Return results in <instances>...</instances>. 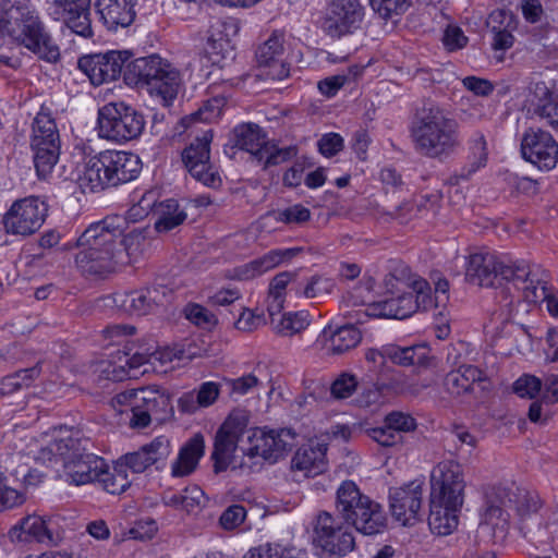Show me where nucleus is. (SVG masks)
Returning <instances> with one entry per match:
<instances>
[{
    "instance_id": "obj_40",
    "label": "nucleus",
    "mask_w": 558,
    "mask_h": 558,
    "mask_svg": "<svg viewBox=\"0 0 558 558\" xmlns=\"http://www.w3.org/2000/svg\"><path fill=\"white\" fill-rule=\"evenodd\" d=\"M213 134L207 131L202 137H196L191 144L183 150L182 160L190 171L193 167H205V163L209 161V144L211 142Z\"/></svg>"
},
{
    "instance_id": "obj_56",
    "label": "nucleus",
    "mask_w": 558,
    "mask_h": 558,
    "mask_svg": "<svg viewBox=\"0 0 558 558\" xmlns=\"http://www.w3.org/2000/svg\"><path fill=\"white\" fill-rule=\"evenodd\" d=\"M180 493L181 509L186 512H193L198 509L205 500L204 492L197 485L186 486L184 489L180 490Z\"/></svg>"
},
{
    "instance_id": "obj_13",
    "label": "nucleus",
    "mask_w": 558,
    "mask_h": 558,
    "mask_svg": "<svg viewBox=\"0 0 558 558\" xmlns=\"http://www.w3.org/2000/svg\"><path fill=\"white\" fill-rule=\"evenodd\" d=\"M247 424L248 413L245 410H233L217 430L211 453L217 473L226 471L230 464L238 466L233 453Z\"/></svg>"
},
{
    "instance_id": "obj_54",
    "label": "nucleus",
    "mask_w": 558,
    "mask_h": 558,
    "mask_svg": "<svg viewBox=\"0 0 558 558\" xmlns=\"http://www.w3.org/2000/svg\"><path fill=\"white\" fill-rule=\"evenodd\" d=\"M269 270V267L265 260V257L262 256L256 258L245 265L239 266L233 269L232 278L238 280H250L256 276H259Z\"/></svg>"
},
{
    "instance_id": "obj_23",
    "label": "nucleus",
    "mask_w": 558,
    "mask_h": 558,
    "mask_svg": "<svg viewBox=\"0 0 558 558\" xmlns=\"http://www.w3.org/2000/svg\"><path fill=\"white\" fill-rule=\"evenodd\" d=\"M422 480H414L409 484L390 490V509L392 515L403 525L416 520L422 507L423 498Z\"/></svg>"
},
{
    "instance_id": "obj_20",
    "label": "nucleus",
    "mask_w": 558,
    "mask_h": 558,
    "mask_svg": "<svg viewBox=\"0 0 558 558\" xmlns=\"http://www.w3.org/2000/svg\"><path fill=\"white\" fill-rule=\"evenodd\" d=\"M47 12L62 22L74 34L88 38L93 35L89 0H47Z\"/></svg>"
},
{
    "instance_id": "obj_19",
    "label": "nucleus",
    "mask_w": 558,
    "mask_h": 558,
    "mask_svg": "<svg viewBox=\"0 0 558 558\" xmlns=\"http://www.w3.org/2000/svg\"><path fill=\"white\" fill-rule=\"evenodd\" d=\"M125 221L121 216H109L92 223L76 240L75 246L97 251H124L122 234Z\"/></svg>"
},
{
    "instance_id": "obj_64",
    "label": "nucleus",
    "mask_w": 558,
    "mask_h": 558,
    "mask_svg": "<svg viewBox=\"0 0 558 558\" xmlns=\"http://www.w3.org/2000/svg\"><path fill=\"white\" fill-rule=\"evenodd\" d=\"M318 150L325 157H332L343 148V138L338 133H327L317 142Z\"/></svg>"
},
{
    "instance_id": "obj_41",
    "label": "nucleus",
    "mask_w": 558,
    "mask_h": 558,
    "mask_svg": "<svg viewBox=\"0 0 558 558\" xmlns=\"http://www.w3.org/2000/svg\"><path fill=\"white\" fill-rule=\"evenodd\" d=\"M310 325L308 315L305 312L284 313L280 317H274L271 328L282 337H291L300 333Z\"/></svg>"
},
{
    "instance_id": "obj_44",
    "label": "nucleus",
    "mask_w": 558,
    "mask_h": 558,
    "mask_svg": "<svg viewBox=\"0 0 558 558\" xmlns=\"http://www.w3.org/2000/svg\"><path fill=\"white\" fill-rule=\"evenodd\" d=\"M243 558H308L306 550L284 547L280 544H265L250 549Z\"/></svg>"
},
{
    "instance_id": "obj_27",
    "label": "nucleus",
    "mask_w": 558,
    "mask_h": 558,
    "mask_svg": "<svg viewBox=\"0 0 558 558\" xmlns=\"http://www.w3.org/2000/svg\"><path fill=\"white\" fill-rule=\"evenodd\" d=\"M137 0H96L99 20L109 31L130 26L136 16Z\"/></svg>"
},
{
    "instance_id": "obj_39",
    "label": "nucleus",
    "mask_w": 558,
    "mask_h": 558,
    "mask_svg": "<svg viewBox=\"0 0 558 558\" xmlns=\"http://www.w3.org/2000/svg\"><path fill=\"white\" fill-rule=\"evenodd\" d=\"M389 359L402 366H427L430 356L426 345L392 347L387 350Z\"/></svg>"
},
{
    "instance_id": "obj_10",
    "label": "nucleus",
    "mask_w": 558,
    "mask_h": 558,
    "mask_svg": "<svg viewBox=\"0 0 558 558\" xmlns=\"http://www.w3.org/2000/svg\"><path fill=\"white\" fill-rule=\"evenodd\" d=\"M145 117L124 101H112L98 110L97 131L100 138L117 144L137 140L145 129Z\"/></svg>"
},
{
    "instance_id": "obj_47",
    "label": "nucleus",
    "mask_w": 558,
    "mask_h": 558,
    "mask_svg": "<svg viewBox=\"0 0 558 558\" xmlns=\"http://www.w3.org/2000/svg\"><path fill=\"white\" fill-rule=\"evenodd\" d=\"M24 502V494L10 487L7 476L0 472V512L20 507Z\"/></svg>"
},
{
    "instance_id": "obj_42",
    "label": "nucleus",
    "mask_w": 558,
    "mask_h": 558,
    "mask_svg": "<svg viewBox=\"0 0 558 558\" xmlns=\"http://www.w3.org/2000/svg\"><path fill=\"white\" fill-rule=\"evenodd\" d=\"M469 167L463 168L460 177L469 179L478 169L486 166L487 162V142L482 133H475L469 141Z\"/></svg>"
},
{
    "instance_id": "obj_62",
    "label": "nucleus",
    "mask_w": 558,
    "mask_h": 558,
    "mask_svg": "<svg viewBox=\"0 0 558 558\" xmlns=\"http://www.w3.org/2000/svg\"><path fill=\"white\" fill-rule=\"evenodd\" d=\"M157 532V524L154 520H138L135 522L125 535L130 539L146 541L150 539Z\"/></svg>"
},
{
    "instance_id": "obj_2",
    "label": "nucleus",
    "mask_w": 558,
    "mask_h": 558,
    "mask_svg": "<svg viewBox=\"0 0 558 558\" xmlns=\"http://www.w3.org/2000/svg\"><path fill=\"white\" fill-rule=\"evenodd\" d=\"M90 439L68 435L54 438L41 447L35 459L43 464H62L65 481L76 486L97 481L104 473L106 461L90 452Z\"/></svg>"
},
{
    "instance_id": "obj_58",
    "label": "nucleus",
    "mask_w": 558,
    "mask_h": 558,
    "mask_svg": "<svg viewBox=\"0 0 558 558\" xmlns=\"http://www.w3.org/2000/svg\"><path fill=\"white\" fill-rule=\"evenodd\" d=\"M384 423L388 424L395 432L408 433L416 428V422L410 414L402 412H391L386 415Z\"/></svg>"
},
{
    "instance_id": "obj_35",
    "label": "nucleus",
    "mask_w": 558,
    "mask_h": 558,
    "mask_svg": "<svg viewBox=\"0 0 558 558\" xmlns=\"http://www.w3.org/2000/svg\"><path fill=\"white\" fill-rule=\"evenodd\" d=\"M153 359H158L156 352L150 354L135 352L132 356L124 354L123 357L119 359V365H113L111 369H106L107 376L117 381L123 380L126 377H134L136 376V369L146 364H150Z\"/></svg>"
},
{
    "instance_id": "obj_17",
    "label": "nucleus",
    "mask_w": 558,
    "mask_h": 558,
    "mask_svg": "<svg viewBox=\"0 0 558 558\" xmlns=\"http://www.w3.org/2000/svg\"><path fill=\"white\" fill-rule=\"evenodd\" d=\"M522 158L541 171H550L558 163V142L539 128H529L521 138Z\"/></svg>"
},
{
    "instance_id": "obj_16",
    "label": "nucleus",
    "mask_w": 558,
    "mask_h": 558,
    "mask_svg": "<svg viewBox=\"0 0 558 558\" xmlns=\"http://www.w3.org/2000/svg\"><path fill=\"white\" fill-rule=\"evenodd\" d=\"M287 36L283 31H274L255 51L260 76L282 81L290 76L291 66L287 61Z\"/></svg>"
},
{
    "instance_id": "obj_8",
    "label": "nucleus",
    "mask_w": 558,
    "mask_h": 558,
    "mask_svg": "<svg viewBox=\"0 0 558 558\" xmlns=\"http://www.w3.org/2000/svg\"><path fill=\"white\" fill-rule=\"evenodd\" d=\"M112 401L130 407L129 424L132 428H145L151 422L161 424L173 415L169 395L155 387L128 389L116 395Z\"/></svg>"
},
{
    "instance_id": "obj_29",
    "label": "nucleus",
    "mask_w": 558,
    "mask_h": 558,
    "mask_svg": "<svg viewBox=\"0 0 558 558\" xmlns=\"http://www.w3.org/2000/svg\"><path fill=\"white\" fill-rule=\"evenodd\" d=\"M327 444L310 440L301 446L294 453L292 468L305 472L306 475H316L325 471Z\"/></svg>"
},
{
    "instance_id": "obj_15",
    "label": "nucleus",
    "mask_w": 558,
    "mask_h": 558,
    "mask_svg": "<svg viewBox=\"0 0 558 558\" xmlns=\"http://www.w3.org/2000/svg\"><path fill=\"white\" fill-rule=\"evenodd\" d=\"M365 7L359 0H332L325 10L323 28L331 38H341L361 29Z\"/></svg>"
},
{
    "instance_id": "obj_57",
    "label": "nucleus",
    "mask_w": 558,
    "mask_h": 558,
    "mask_svg": "<svg viewBox=\"0 0 558 558\" xmlns=\"http://www.w3.org/2000/svg\"><path fill=\"white\" fill-rule=\"evenodd\" d=\"M410 292H413L417 310L426 311L435 305V296L430 295V287L426 280L418 279L413 282V288Z\"/></svg>"
},
{
    "instance_id": "obj_25",
    "label": "nucleus",
    "mask_w": 558,
    "mask_h": 558,
    "mask_svg": "<svg viewBox=\"0 0 558 558\" xmlns=\"http://www.w3.org/2000/svg\"><path fill=\"white\" fill-rule=\"evenodd\" d=\"M109 150L89 157L77 173V184L83 193L97 192L113 186Z\"/></svg>"
},
{
    "instance_id": "obj_38",
    "label": "nucleus",
    "mask_w": 558,
    "mask_h": 558,
    "mask_svg": "<svg viewBox=\"0 0 558 558\" xmlns=\"http://www.w3.org/2000/svg\"><path fill=\"white\" fill-rule=\"evenodd\" d=\"M34 153V166L39 178L46 179L57 165L60 156V143L40 145L31 143Z\"/></svg>"
},
{
    "instance_id": "obj_49",
    "label": "nucleus",
    "mask_w": 558,
    "mask_h": 558,
    "mask_svg": "<svg viewBox=\"0 0 558 558\" xmlns=\"http://www.w3.org/2000/svg\"><path fill=\"white\" fill-rule=\"evenodd\" d=\"M411 0H369L372 9L385 20L405 12Z\"/></svg>"
},
{
    "instance_id": "obj_53",
    "label": "nucleus",
    "mask_w": 558,
    "mask_h": 558,
    "mask_svg": "<svg viewBox=\"0 0 558 558\" xmlns=\"http://www.w3.org/2000/svg\"><path fill=\"white\" fill-rule=\"evenodd\" d=\"M366 434L383 447H392L402 442V435L395 432L386 423H384V426L366 429Z\"/></svg>"
},
{
    "instance_id": "obj_30",
    "label": "nucleus",
    "mask_w": 558,
    "mask_h": 558,
    "mask_svg": "<svg viewBox=\"0 0 558 558\" xmlns=\"http://www.w3.org/2000/svg\"><path fill=\"white\" fill-rule=\"evenodd\" d=\"M113 186L128 183L138 177L142 170L140 157L133 153L109 150Z\"/></svg>"
},
{
    "instance_id": "obj_14",
    "label": "nucleus",
    "mask_w": 558,
    "mask_h": 558,
    "mask_svg": "<svg viewBox=\"0 0 558 558\" xmlns=\"http://www.w3.org/2000/svg\"><path fill=\"white\" fill-rule=\"evenodd\" d=\"M234 146L250 153L265 166H274L288 160L290 149H279L270 145L266 134L255 123H242L233 129Z\"/></svg>"
},
{
    "instance_id": "obj_12",
    "label": "nucleus",
    "mask_w": 558,
    "mask_h": 558,
    "mask_svg": "<svg viewBox=\"0 0 558 558\" xmlns=\"http://www.w3.org/2000/svg\"><path fill=\"white\" fill-rule=\"evenodd\" d=\"M48 216V204L39 196H27L12 203L2 223L9 234L28 236L37 232Z\"/></svg>"
},
{
    "instance_id": "obj_4",
    "label": "nucleus",
    "mask_w": 558,
    "mask_h": 558,
    "mask_svg": "<svg viewBox=\"0 0 558 558\" xmlns=\"http://www.w3.org/2000/svg\"><path fill=\"white\" fill-rule=\"evenodd\" d=\"M524 262L512 263L490 252L471 254L466 264L465 278L469 282L484 288H500V317L508 319L512 313L513 296L510 284L520 287L529 268Z\"/></svg>"
},
{
    "instance_id": "obj_34",
    "label": "nucleus",
    "mask_w": 558,
    "mask_h": 558,
    "mask_svg": "<svg viewBox=\"0 0 558 558\" xmlns=\"http://www.w3.org/2000/svg\"><path fill=\"white\" fill-rule=\"evenodd\" d=\"M378 315L386 318L405 319L417 311L413 292H402L378 303Z\"/></svg>"
},
{
    "instance_id": "obj_18",
    "label": "nucleus",
    "mask_w": 558,
    "mask_h": 558,
    "mask_svg": "<svg viewBox=\"0 0 558 558\" xmlns=\"http://www.w3.org/2000/svg\"><path fill=\"white\" fill-rule=\"evenodd\" d=\"M130 57L131 53L126 50H110L105 53L83 56L78 59L77 66L93 85L99 86L119 78Z\"/></svg>"
},
{
    "instance_id": "obj_5",
    "label": "nucleus",
    "mask_w": 558,
    "mask_h": 558,
    "mask_svg": "<svg viewBox=\"0 0 558 558\" xmlns=\"http://www.w3.org/2000/svg\"><path fill=\"white\" fill-rule=\"evenodd\" d=\"M123 81L129 86L145 87L165 107L172 105L181 86L179 71L155 53L129 60Z\"/></svg>"
},
{
    "instance_id": "obj_59",
    "label": "nucleus",
    "mask_w": 558,
    "mask_h": 558,
    "mask_svg": "<svg viewBox=\"0 0 558 558\" xmlns=\"http://www.w3.org/2000/svg\"><path fill=\"white\" fill-rule=\"evenodd\" d=\"M444 387L451 396H462L470 392L469 383L463 379L462 373L459 369L449 372L444 379Z\"/></svg>"
},
{
    "instance_id": "obj_63",
    "label": "nucleus",
    "mask_w": 558,
    "mask_h": 558,
    "mask_svg": "<svg viewBox=\"0 0 558 558\" xmlns=\"http://www.w3.org/2000/svg\"><path fill=\"white\" fill-rule=\"evenodd\" d=\"M239 311V318L234 323L236 329L242 331H253L265 324L264 317L256 315L251 310L240 306Z\"/></svg>"
},
{
    "instance_id": "obj_32",
    "label": "nucleus",
    "mask_w": 558,
    "mask_h": 558,
    "mask_svg": "<svg viewBox=\"0 0 558 558\" xmlns=\"http://www.w3.org/2000/svg\"><path fill=\"white\" fill-rule=\"evenodd\" d=\"M362 339L361 331L353 325H344L336 330L330 326L324 328L317 341H328V352L332 354H342L355 348Z\"/></svg>"
},
{
    "instance_id": "obj_21",
    "label": "nucleus",
    "mask_w": 558,
    "mask_h": 558,
    "mask_svg": "<svg viewBox=\"0 0 558 558\" xmlns=\"http://www.w3.org/2000/svg\"><path fill=\"white\" fill-rule=\"evenodd\" d=\"M526 277L517 290L522 292V298L530 304L546 303V308L551 316H558V292L549 284V274L538 265H530Z\"/></svg>"
},
{
    "instance_id": "obj_7",
    "label": "nucleus",
    "mask_w": 558,
    "mask_h": 558,
    "mask_svg": "<svg viewBox=\"0 0 558 558\" xmlns=\"http://www.w3.org/2000/svg\"><path fill=\"white\" fill-rule=\"evenodd\" d=\"M15 19H7L0 22V38L9 37L22 45L38 58L57 62L60 59V50L46 29L38 12L34 7L22 8L16 11Z\"/></svg>"
},
{
    "instance_id": "obj_1",
    "label": "nucleus",
    "mask_w": 558,
    "mask_h": 558,
    "mask_svg": "<svg viewBox=\"0 0 558 558\" xmlns=\"http://www.w3.org/2000/svg\"><path fill=\"white\" fill-rule=\"evenodd\" d=\"M410 137L415 151L430 159H447L462 145L459 123L434 101H425L416 110Z\"/></svg>"
},
{
    "instance_id": "obj_31",
    "label": "nucleus",
    "mask_w": 558,
    "mask_h": 558,
    "mask_svg": "<svg viewBox=\"0 0 558 558\" xmlns=\"http://www.w3.org/2000/svg\"><path fill=\"white\" fill-rule=\"evenodd\" d=\"M205 441L202 434H195L181 449L173 462L171 473L175 477H184L192 474L199 459L204 456Z\"/></svg>"
},
{
    "instance_id": "obj_28",
    "label": "nucleus",
    "mask_w": 558,
    "mask_h": 558,
    "mask_svg": "<svg viewBox=\"0 0 558 558\" xmlns=\"http://www.w3.org/2000/svg\"><path fill=\"white\" fill-rule=\"evenodd\" d=\"M170 452V440L166 436H159L150 444L143 446L138 451L125 454L123 465L131 469L133 473H142L148 466L166 460Z\"/></svg>"
},
{
    "instance_id": "obj_33",
    "label": "nucleus",
    "mask_w": 558,
    "mask_h": 558,
    "mask_svg": "<svg viewBox=\"0 0 558 558\" xmlns=\"http://www.w3.org/2000/svg\"><path fill=\"white\" fill-rule=\"evenodd\" d=\"M154 217L156 231L168 232L182 225L187 218V215L177 199L169 198L159 202Z\"/></svg>"
},
{
    "instance_id": "obj_3",
    "label": "nucleus",
    "mask_w": 558,
    "mask_h": 558,
    "mask_svg": "<svg viewBox=\"0 0 558 558\" xmlns=\"http://www.w3.org/2000/svg\"><path fill=\"white\" fill-rule=\"evenodd\" d=\"M464 487L458 463L442 461L433 469L428 525L434 534L449 535L458 526V512L463 505Z\"/></svg>"
},
{
    "instance_id": "obj_9",
    "label": "nucleus",
    "mask_w": 558,
    "mask_h": 558,
    "mask_svg": "<svg viewBox=\"0 0 558 558\" xmlns=\"http://www.w3.org/2000/svg\"><path fill=\"white\" fill-rule=\"evenodd\" d=\"M354 527L328 511H319L313 524V546L319 558H344L356 548Z\"/></svg>"
},
{
    "instance_id": "obj_24",
    "label": "nucleus",
    "mask_w": 558,
    "mask_h": 558,
    "mask_svg": "<svg viewBox=\"0 0 558 558\" xmlns=\"http://www.w3.org/2000/svg\"><path fill=\"white\" fill-rule=\"evenodd\" d=\"M77 248L75 264L83 274L88 276L105 278L116 272L123 262L124 251Z\"/></svg>"
},
{
    "instance_id": "obj_45",
    "label": "nucleus",
    "mask_w": 558,
    "mask_h": 558,
    "mask_svg": "<svg viewBox=\"0 0 558 558\" xmlns=\"http://www.w3.org/2000/svg\"><path fill=\"white\" fill-rule=\"evenodd\" d=\"M97 481L101 482L104 488L113 495L125 492L131 484L128 470L123 464H118L114 466L112 472L109 471L108 465L106 464L104 473L100 477H98Z\"/></svg>"
},
{
    "instance_id": "obj_43",
    "label": "nucleus",
    "mask_w": 558,
    "mask_h": 558,
    "mask_svg": "<svg viewBox=\"0 0 558 558\" xmlns=\"http://www.w3.org/2000/svg\"><path fill=\"white\" fill-rule=\"evenodd\" d=\"M536 90L544 98H541L536 105L534 109L535 114L558 132V92H549L545 85H537Z\"/></svg>"
},
{
    "instance_id": "obj_52",
    "label": "nucleus",
    "mask_w": 558,
    "mask_h": 558,
    "mask_svg": "<svg viewBox=\"0 0 558 558\" xmlns=\"http://www.w3.org/2000/svg\"><path fill=\"white\" fill-rule=\"evenodd\" d=\"M227 100L225 97L217 96L204 101L203 106L194 113L196 119L203 122H211L220 117Z\"/></svg>"
},
{
    "instance_id": "obj_50",
    "label": "nucleus",
    "mask_w": 558,
    "mask_h": 558,
    "mask_svg": "<svg viewBox=\"0 0 558 558\" xmlns=\"http://www.w3.org/2000/svg\"><path fill=\"white\" fill-rule=\"evenodd\" d=\"M543 388V379L533 375H522L513 383V391L522 398L533 399Z\"/></svg>"
},
{
    "instance_id": "obj_48",
    "label": "nucleus",
    "mask_w": 558,
    "mask_h": 558,
    "mask_svg": "<svg viewBox=\"0 0 558 558\" xmlns=\"http://www.w3.org/2000/svg\"><path fill=\"white\" fill-rule=\"evenodd\" d=\"M272 216L277 222H282L287 225H299L307 221L311 218V211L303 205L295 204L283 209L275 210L272 213Z\"/></svg>"
},
{
    "instance_id": "obj_51",
    "label": "nucleus",
    "mask_w": 558,
    "mask_h": 558,
    "mask_svg": "<svg viewBox=\"0 0 558 558\" xmlns=\"http://www.w3.org/2000/svg\"><path fill=\"white\" fill-rule=\"evenodd\" d=\"M335 283L331 279L322 276H313L302 290V294L307 299L322 298L330 294Z\"/></svg>"
},
{
    "instance_id": "obj_36",
    "label": "nucleus",
    "mask_w": 558,
    "mask_h": 558,
    "mask_svg": "<svg viewBox=\"0 0 558 558\" xmlns=\"http://www.w3.org/2000/svg\"><path fill=\"white\" fill-rule=\"evenodd\" d=\"M31 143L46 145L60 143V135L54 119L49 109L41 107L33 121V134Z\"/></svg>"
},
{
    "instance_id": "obj_46",
    "label": "nucleus",
    "mask_w": 558,
    "mask_h": 558,
    "mask_svg": "<svg viewBox=\"0 0 558 558\" xmlns=\"http://www.w3.org/2000/svg\"><path fill=\"white\" fill-rule=\"evenodd\" d=\"M225 386L231 398L236 399L253 392L262 386V380L255 373L245 374L238 378L225 379Z\"/></svg>"
},
{
    "instance_id": "obj_22",
    "label": "nucleus",
    "mask_w": 558,
    "mask_h": 558,
    "mask_svg": "<svg viewBox=\"0 0 558 558\" xmlns=\"http://www.w3.org/2000/svg\"><path fill=\"white\" fill-rule=\"evenodd\" d=\"M171 290L162 284L146 287L136 291L116 293L112 302L131 315H147L155 308L165 305Z\"/></svg>"
},
{
    "instance_id": "obj_37",
    "label": "nucleus",
    "mask_w": 558,
    "mask_h": 558,
    "mask_svg": "<svg viewBox=\"0 0 558 558\" xmlns=\"http://www.w3.org/2000/svg\"><path fill=\"white\" fill-rule=\"evenodd\" d=\"M40 363L20 369L0 380V397L10 396L22 389L29 388L33 383L40 376Z\"/></svg>"
},
{
    "instance_id": "obj_60",
    "label": "nucleus",
    "mask_w": 558,
    "mask_h": 558,
    "mask_svg": "<svg viewBox=\"0 0 558 558\" xmlns=\"http://www.w3.org/2000/svg\"><path fill=\"white\" fill-rule=\"evenodd\" d=\"M389 280H396L404 290L412 289L413 282L417 279L412 274L409 266L401 262H396L392 264L389 271Z\"/></svg>"
},
{
    "instance_id": "obj_11",
    "label": "nucleus",
    "mask_w": 558,
    "mask_h": 558,
    "mask_svg": "<svg viewBox=\"0 0 558 558\" xmlns=\"http://www.w3.org/2000/svg\"><path fill=\"white\" fill-rule=\"evenodd\" d=\"M296 434L290 428L256 427L250 430L248 447L243 450L240 469L253 470L260 461L275 463L294 446Z\"/></svg>"
},
{
    "instance_id": "obj_55",
    "label": "nucleus",
    "mask_w": 558,
    "mask_h": 558,
    "mask_svg": "<svg viewBox=\"0 0 558 558\" xmlns=\"http://www.w3.org/2000/svg\"><path fill=\"white\" fill-rule=\"evenodd\" d=\"M246 518V510L242 505L229 506L220 515L219 523L225 530H233L241 525Z\"/></svg>"
},
{
    "instance_id": "obj_26",
    "label": "nucleus",
    "mask_w": 558,
    "mask_h": 558,
    "mask_svg": "<svg viewBox=\"0 0 558 558\" xmlns=\"http://www.w3.org/2000/svg\"><path fill=\"white\" fill-rule=\"evenodd\" d=\"M10 533L20 542L36 541L47 546H58L63 539V534L53 529L51 520H45L38 515L24 518Z\"/></svg>"
},
{
    "instance_id": "obj_61",
    "label": "nucleus",
    "mask_w": 558,
    "mask_h": 558,
    "mask_svg": "<svg viewBox=\"0 0 558 558\" xmlns=\"http://www.w3.org/2000/svg\"><path fill=\"white\" fill-rule=\"evenodd\" d=\"M357 385L353 375L342 374L331 385V395L338 399L349 398Z\"/></svg>"
},
{
    "instance_id": "obj_6",
    "label": "nucleus",
    "mask_w": 558,
    "mask_h": 558,
    "mask_svg": "<svg viewBox=\"0 0 558 558\" xmlns=\"http://www.w3.org/2000/svg\"><path fill=\"white\" fill-rule=\"evenodd\" d=\"M335 509L333 515L363 535L383 533L387 526L383 506L363 494L353 481H343L337 488Z\"/></svg>"
}]
</instances>
